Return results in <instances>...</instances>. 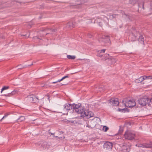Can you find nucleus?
<instances>
[{"label": "nucleus", "mask_w": 152, "mask_h": 152, "mask_svg": "<svg viewBox=\"0 0 152 152\" xmlns=\"http://www.w3.org/2000/svg\"><path fill=\"white\" fill-rule=\"evenodd\" d=\"M67 84H68V83H62V84L63 85H67Z\"/></svg>", "instance_id": "nucleus-39"}, {"label": "nucleus", "mask_w": 152, "mask_h": 152, "mask_svg": "<svg viewBox=\"0 0 152 152\" xmlns=\"http://www.w3.org/2000/svg\"><path fill=\"white\" fill-rule=\"evenodd\" d=\"M108 129L109 128L108 127L106 126H104L102 130L106 132L107 131Z\"/></svg>", "instance_id": "nucleus-30"}, {"label": "nucleus", "mask_w": 152, "mask_h": 152, "mask_svg": "<svg viewBox=\"0 0 152 152\" xmlns=\"http://www.w3.org/2000/svg\"><path fill=\"white\" fill-rule=\"evenodd\" d=\"M27 98L28 100L30 102L34 101H35L36 99H38L37 98H36L35 96L33 94L28 96Z\"/></svg>", "instance_id": "nucleus-12"}, {"label": "nucleus", "mask_w": 152, "mask_h": 152, "mask_svg": "<svg viewBox=\"0 0 152 152\" xmlns=\"http://www.w3.org/2000/svg\"><path fill=\"white\" fill-rule=\"evenodd\" d=\"M104 148L107 150L112 149L113 147L112 143L109 142H107L104 145Z\"/></svg>", "instance_id": "nucleus-8"}, {"label": "nucleus", "mask_w": 152, "mask_h": 152, "mask_svg": "<svg viewBox=\"0 0 152 152\" xmlns=\"http://www.w3.org/2000/svg\"><path fill=\"white\" fill-rule=\"evenodd\" d=\"M124 105L127 107H133L135 105L136 103L134 100H130L127 98H124L122 101Z\"/></svg>", "instance_id": "nucleus-3"}, {"label": "nucleus", "mask_w": 152, "mask_h": 152, "mask_svg": "<svg viewBox=\"0 0 152 152\" xmlns=\"http://www.w3.org/2000/svg\"><path fill=\"white\" fill-rule=\"evenodd\" d=\"M9 88V86H4L3 87V88L1 89V93L4 90H6V89H8V88Z\"/></svg>", "instance_id": "nucleus-28"}, {"label": "nucleus", "mask_w": 152, "mask_h": 152, "mask_svg": "<svg viewBox=\"0 0 152 152\" xmlns=\"http://www.w3.org/2000/svg\"><path fill=\"white\" fill-rule=\"evenodd\" d=\"M143 147L145 148H151L152 147V142H150L149 143H145L142 145Z\"/></svg>", "instance_id": "nucleus-15"}, {"label": "nucleus", "mask_w": 152, "mask_h": 152, "mask_svg": "<svg viewBox=\"0 0 152 152\" xmlns=\"http://www.w3.org/2000/svg\"><path fill=\"white\" fill-rule=\"evenodd\" d=\"M135 136L134 134L128 131L126 132L124 134L125 138L129 140H132L134 139Z\"/></svg>", "instance_id": "nucleus-6"}, {"label": "nucleus", "mask_w": 152, "mask_h": 152, "mask_svg": "<svg viewBox=\"0 0 152 152\" xmlns=\"http://www.w3.org/2000/svg\"><path fill=\"white\" fill-rule=\"evenodd\" d=\"M25 118L24 117L21 116H20L19 118H18L17 120L19 121H23L25 120Z\"/></svg>", "instance_id": "nucleus-25"}, {"label": "nucleus", "mask_w": 152, "mask_h": 152, "mask_svg": "<svg viewBox=\"0 0 152 152\" xmlns=\"http://www.w3.org/2000/svg\"><path fill=\"white\" fill-rule=\"evenodd\" d=\"M42 87H45V86H42Z\"/></svg>", "instance_id": "nucleus-50"}, {"label": "nucleus", "mask_w": 152, "mask_h": 152, "mask_svg": "<svg viewBox=\"0 0 152 152\" xmlns=\"http://www.w3.org/2000/svg\"><path fill=\"white\" fill-rule=\"evenodd\" d=\"M48 143L46 142H44L41 145V146L45 148H48V147L50 146L49 145H48Z\"/></svg>", "instance_id": "nucleus-19"}, {"label": "nucleus", "mask_w": 152, "mask_h": 152, "mask_svg": "<svg viewBox=\"0 0 152 152\" xmlns=\"http://www.w3.org/2000/svg\"><path fill=\"white\" fill-rule=\"evenodd\" d=\"M56 137H57V136H56Z\"/></svg>", "instance_id": "nucleus-52"}, {"label": "nucleus", "mask_w": 152, "mask_h": 152, "mask_svg": "<svg viewBox=\"0 0 152 152\" xmlns=\"http://www.w3.org/2000/svg\"><path fill=\"white\" fill-rule=\"evenodd\" d=\"M99 42L103 46H109L111 43L109 36H103L99 39Z\"/></svg>", "instance_id": "nucleus-2"}, {"label": "nucleus", "mask_w": 152, "mask_h": 152, "mask_svg": "<svg viewBox=\"0 0 152 152\" xmlns=\"http://www.w3.org/2000/svg\"><path fill=\"white\" fill-rule=\"evenodd\" d=\"M139 41L141 44H144V39L142 35L139 36Z\"/></svg>", "instance_id": "nucleus-20"}, {"label": "nucleus", "mask_w": 152, "mask_h": 152, "mask_svg": "<svg viewBox=\"0 0 152 152\" xmlns=\"http://www.w3.org/2000/svg\"><path fill=\"white\" fill-rule=\"evenodd\" d=\"M67 57L69 59H74L76 58V56H71L68 55L67 56Z\"/></svg>", "instance_id": "nucleus-23"}, {"label": "nucleus", "mask_w": 152, "mask_h": 152, "mask_svg": "<svg viewBox=\"0 0 152 152\" xmlns=\"http://www.w3.org/2000/svg\"><path fill=\"white\" fill-rule=\"evenodd\" d=\"M10 114L9 113H6L5 115L1 119V120H3L6 118L7 116Z\"/></svg>", "instance_id": "nucleus-29"}, {"label": "nucleus", "mask_w": 152, "mask_h": 152, "mask_svg": "<svg viewBox=\"0 0 152 152\" xmlns=\"http://www.w3.org/2000/svg\"><path fill=\"white\" fill-rule=\"evenodd\" d=\"M33 39L34 40V41H35V40H40V38L37 37H33Z\"/></svg>", "instance_id": "nucleus-33"}, {"label": "nucleus", "mask_w": 152, "mask_h": 152, "mask_svg": "<svg viewBox=\"0 0 152 152\" xmlns=\"http://www.w3.org/2000/svg\"><path fill=\"white\" fill-rule=\"evenodd\" d=\"M122 150L124 152H129L130 151V146L129 145H123Z\"/></svg>", "instance_id": "nucleus-10"}, {"label": "nucleus", "mask_w": 152, "mask_h": 152, "mask_svg": "<svg viewBox=\"0 0 152 152\" xmlns=\"http://www.w3.org/2000/svg\"><path fill=\"white\" fill-rule=\"evenodd\" d=\"M105 50V49H102L100 51L101 53H104Z\"/></svg>", "instance_id": "nucleus-35"}, {"label": "nucleus", "mask_w": 152, "mask_h": 152, "mask_svg": "<svg viewBox=\"0 0 152 152\" xmlns=\"http://www.w3.org/2000/svg\"><path fill=\"white\" fill-rule=\"evenodd\" d=\"M58 138L60 139H62V137H58Z\"/></svg>", "instance_id": "nucleus-47"}, {"label": "nucleus", "mask_w": 152, "mask_h": 152, "mask_svg": "<svg viewBox=\"0 0 152 152\" xmlns=\"http://www.w3.org/2000/svg\"><path fill=\"white\" fill-rule=\"evenodd\" d=\"M69 77V76L68 75H66L65 76H64L63 77H62L61 79L59 80H58V81H57L53 82L52 83H56L58 82H60L61 81L63 80L64 79L66 78H68Z\"/></svg>", "instance_id": "nucleus-22"}, {"label": "nucleus", "mask_w": 152, "mask_h": 152, "mask_svg": "<svg viewBox=\"0 0 152 152\" xmlns=\"http://www.w3.org/2000/svg\"><path fill=\"white\" fill-rule=\"evenodd\" d=\"M98 56H99L100 57H101L103 56V55L102 54V53H100L99 54H98Z\"/></svg>", "instance_id": "nucleus-38"}, {"label": "nucleus", "mask_w": 152, "mask_h": 152, "mask_svg": "<svg viewBox=\"0 0 152 152\" xmlns=\"http://www.w3.org/2000/svg\"><path fill=\"white\" fill-rule=\"evenodd\" d=\"M66 26L71 29L75 27V25L72 22H70L67 23Z\"/></svg>", "instance_id": "nucleus-17"}, {"label": "nucleus", "mask_w": 152, "mask_h": 152, "mask_svg": "<svg viewBox=\"0 0 152 152\" xmlns=\"http://www.w3.org/2000/svg\"><path fill=\"white\" fill-rule=\"evenodd\" d=\"M56 29H50V32H55L56 31Z\"/></svg>", "instance_id": "nucleus-36"}, {"label": "nucleus", "mask_w": 152, "mask_h": 152, "mask_svg": "<svg viewBox=\"0 0 152 152\" xmlns=\"http://www.w3.org/2000/svg\"><path fill=\"white\" fill-rule=\"evenodd\" d=\"M92 36V35L88 33L87 35V37L89 38H91Z\"/></svg>", "instance_id": "nucleus-34"}, {"label": "nucleus", "mask_w": 152, "mask_h": 152, "mask_svg": "<svg viewBox=\"0 0 152 152\" xmlns=\"http://www.w3.org/2000/svg\"><path fill=\"white\" fill-rule=\"evenodd\" d=\"M83 0H78L76 2V4L73 6L74 7H73L75 8H78L79 7V5H80V4H83Z\"/></svg>", "instance_id": "nucleus-13"}, {"label": "nucleus", "mask_w": 152, "mask_h": 152, "mask_svg": "<svg viewBox=\"0 0 152 152\" xmlns=\"http://www.w3.org/2000/svg\"><path fill=\"white\" fill-rule=\"evenodd\" d=\"M49 30V29H48V28H43V29H42L41 31H45L46 30Z\"/></svg>", "instance_id": "nucleus-37"}, {"label": "nucleus", "mask_w": 152, "mask_h": 152, "mask_svg": "<svg viewBox=\"0 0 152 152\" xmlns=\"http://www.w3.org/2000/svg\"><path fill=\"white\" fill-rule=\"evenodd\" d=\"M144 78H145V79H152V76H145L144 77Z\"/></svg>", "instance_id": "nucleus-31"}, {"label": "nucleus", "mask_w": 152, "mask_h": 152, "mask_svg": "<svg viewBox=\"0 0 152 152\" xmlns=\"http://www.w3.org/2000/svg\"><path fill=\"white\" fill-rule=\"evenodd\" d=\"M111 59L112 60V64H115V63L117 61V60L116 58H111Z\"/></svg>", "instance_id": "nucleus-27"}, {"label": "nucleus", "mask_w": 152, "mask_h": 152, "mask_svg": "<svg viewBox=\"0 0 152 152\" xmlns=\"http://www.w3.org/2000/svg\"><path fill=\"white\" fill-rule=\"evenodd\" d=\"M106 57H107V56H109V54H106Z\"/></svg>", "instance_id": "nucleus-49"}, {"label": "nucleus", "mask_w": 152, "mask_h": 152, "mask_svg": "<svg viewBox=\"0 0 152 152\" xmlns=\"http://www.w3.org/2000/svg\"><path fill=\"white\" fill-rule=\"evenodd\" d=\"M105 88L104 86H101L99 88H98V89H97V91H103L104 90Z\"/></svg>", "instance_id": "nucleus-26"}, {"label": "nucleus", "mask_w": 152, "mask_h": 152, "mask_svg": "<svg viewBox=\"0 0 152 152\" xmlns=\"http://www.w3.org/2000/svg\"><path fill=\"white\" fill-rule=\"evenodd\" d=\"M50 34L49 33H46V35H47L48 34Z\"/></svg>", "instance_id": "nucleus-48"}, {"label": "nucleus", "mask_w": 152, "mask_h": 152, "mask_svg": "<svg viewBox=\"0 0 152 152\" xmlns=\"http://www.w3.org/2000/svg\"><path fill=\"white\" fill-rule=\"evenodd\" d=\"M18 92V90H14L12 91L10 93H9L7 94H5L4 96H11L16 94Z\"/></svg>", "instance_id": "nucleus-14"}, {"label": "nucleus", "mask_w": 152, "mask_h": 152, "mask_svg": "<svg viewBox=\"0 0 152 152\" xmlns=\"http://www.w3.org/2000/svg\"><path fill=\"white\" fill-rule=\"evenodd\" d=\"M86 110H84V109L82 108L81 107H80V109L79 110V112H77V113H80L81 115H83L84 116V112H85Z\"/></svg>", "instance_id": "nucleus-18"}, {"label": "nucleus", "mask_w": 152, "mask_h": 152, "mask_svg": "<svg viewBox=\"0 0 152 152\" xmlns=\"http://www.w3.org/2000/svg\"><path fill=\"white\" fill-rule=\"evenodd\" d=\"M125 15L126 16H128V18H129L130 19L129 16V15H126V14H125Z\"/></svg>", "instance_id": "nucleus-44"}, {"label": "nucleus", "mask_w": 152, "mask_h": 152, "mask_svg": "<svg viewBox=\"0 0 152 152\" xmlns=\"http://www.w3.org/2000/svg\"><path fill=\"white\" fill-rule=\"evenodd\" d=\"M23 36H26V35H24Z\"/></svg>", "instance_id": "nucleus-51"}, {"label": "nucleus", "mask_w": 152, "mask_h": 152, "mask_svg": "<svg viewBox=\"0 0 152 152\" xmlns=\"http://www.w3.org/2000/svg\"><path fill=\"white\" fill-rule=\"evenodd\" d=\"M139 35V32L134 31H133L130 33L129 36V40L134 42L137 39V36Z\"/></svg>", "instance_id": "nucleus-5"}, {"label": "nucleus", "mask_w": 152, "mask_h": 152, "mask_svg": "<svg viewBox=\"0 0 152 152\" xmlns=\"http://www.w3.org/2000/svg\"><path fill=\"white\" fill-rule=\"evenodd\" d=\"M144 80H145L144 77L141 76L140 78L137 79L135 80V82L137 83H139L142 82Z\"/></svg>", "instance_id": "nucleus-16"}, {"label": "nucleus", "mask_w": 152, "mask_h": 152, "mask_svg": "<svg viewBox=\"0 0 152 152\" xmlns=\"http://www.w3.org/2000/svg\"><path fill=\"white\" fill-rule=\"evenodd\" d=\"M84 115L87 118H89L93 116L94 114L91 111L86 110L85 112H84Z\"/></svg>", "instance_id": "nucleus-11"}, {"label": "nucleus", "mask_w": 152, "mask_h": 152, "mask_svg": "<svg viewBox=\"0 0 152 152\" xmlns=\"http://www.w3.org/2000/svg\"><path fill=\"white\" fill-rule=\"evenodd\" d=\"M31 27V25H28V28H30Z\"/></svg>", "instance_id": "nucleus-41"}, {"label": "nucleus", "mask_w": 152, "mask_h": 152, "mask_svg": "<svg viewBox=\"0 0 152 152\" xmlns=\"http://www.w3.org/2000/svg\"><path fill=\"white\" fill-rule=\"evenodd\" d=\"M139 104L141 106L143 107L148 104L149 106L151 105V103L152 104V98L150 99L147 96H144L138 100Z\"/></svg>", "instance_id": "nucleus-1"}, {"label": "nucleus", "mask_w": 152, "mask_h": 152, "mask_svg": "<svg viewBox=\"0 0 152 152\" xmlns=\"http://www.w3.org/2000/svg\"><path fill=\"white\" fill-rule=\"evenodd\" d=\"M123 132V130L121 128L118 131V134H121Z\"/></svg>", "instance_id": "nucleus-32"}, {"label": "nucleus", "mask_w": 152, "mask_h": 152, "mask_svg": "<svg viewBox=\"0 0 152 152\" xmlns=\"http://www.w3.org/2000/svg\"><path fill=\"white\" fill-rule=\"evenodd\" d=\"M72 109L74 110L76 112H79V110H80V107H81V104H72Z\"/></svg>", "instance_id": "nucleus-9"}, {"label": "nucleus", "mask_w": 152, "mask_h": 152, "mask_svg": "<svg viewBox=\"0 0 152 152\" xmlns=\"http://www.w3.org/2000/svg\"><path fill=\"white\" fill-rule=\"evenodd\" d=\"M73 105L71 104H66L64 107L61 109V113L64 114H67L68 111L72 109Z\"/></svg>", "instance_id": "nucleus-4"}, {"label": "nucleus", "mask_w": 152, "mask_h": 152, "mask_svg": "<svg viewBox=\"0 0 152 152\" xmlns=\"http://www.w3.org/2000/svg\"><path fill=\"white\" fill-rule=\"evenodd\" d=\"M142 145H143V144L140 145L139 146V147H143V146Z\"/></svg>", "instance_id": "nucleus-45"}, {"label": "nucleus", "mask_w": 152, "mask_h": 152, "mask_svg": "<svg viewBox=\"0 0 152 152\" xmlns=\"http://www.w3.org/2000/svg\"><path fill=\"white\" fill-rule=\"evenodd\" d=\"M0 114H2V113H0Z\"/></svg>", "instance_id": "nucleus-53"}, {"label": "nucleus", "mask_w": 152, "mask_h": 152, "mask_svg": "<svg viewBox=\"0 0 152 152\" xmlns=\"http://www.w3.org/2000/svg\"><path fill=\"white\" fill-rule=\"evenodd\" d=\"M49 131H50V130H49V131H49V134H52V135H53V134H54V133H50V132H49Z\"/></svg>", "instance_id": "nucleus-43"}, {"label": "nucleus", "mask_w": 152, "mask_h": 152, "mask_svg": "<svg viewBox=\"0 0 152 152\" xmlns=\"http://www.w3.org/2000/svg\"><path fill=\"white\" fill-rule=\"evenodd\" d=\"M139 8L138 10V11H139V10L141 8V7H140V4H139Z\"/></svg>", "instance_id": "nucleus-40"}, {"label": "nucleus", "mask_w": 152, "mask_h": 152, "mask_svg": "<svg viewBox=\"0 0 152 152\" xmlns=\"http://www.w3.org/2000/svg\"><path fill=\"white\" fill-rule=\"evenodd\" d=\"M110 102L113 106H117L118 105L119 102L117 98H112L110 100Z\"/></svg>", "instance_id": "nucleus-7"}, {"label": "nucleus", "mask_w": 152, "mask_h": 152, "mask_svg": "<svg viewBox=\"0 0 152 152\" xmlns=\"http://www.w3.org/2000/svg\"><path fill=\"white\" fill-rule=\"evenodd\" d=\"M1 117L0 116V121H1L2 120H1Z\"/></svg>", "instance_id": "nucleus-46"}, {"label": "nucleus", "mask_w": 152, "mask_h": 152, "mask_svg": "<svg viewBox=\"0 0 152 152\" xmlns=\"http://www.w3.org/2000/svg\"><path fill=\"white\" fill-rule=\"evenodd\" d=\"M105 60L107 62L108 64L109 65H110L112 64V60L111 58H108L106 59Z\"/></svg>", "instance_id": "nucleus-24"}, {"label": "nucleus", "mask_w": 152, "mask_h": 152, "mask_svg": "<svg viewBox=\"0 0 152 152\" xmlns=\"http://www.w3.org/2000/svg\"><path fill=\"white\" fill-rule=\"evenodd\" d=\"M150 5L151 6V8L149 10H147V13L149 14L152 13V0L150 2Z\"/></svg>", "instance_id": "nucleus-21"}, {"label": "nucleus", "mask_w": 152, "mask_h": 152, "mask_svg": "<svg viewBox=\"0 0 152 152\" xmlns=\"http://www.w3.org/2000/svg\"><path fill=\"white\" fill-rule=\"evenodd\" d=\"M142 8L143 9H144V3H142Z\"/></svg>", "instance_id": "nucleus-42"}]
</instances>
